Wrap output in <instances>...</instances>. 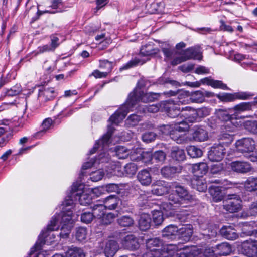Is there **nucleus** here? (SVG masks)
Masks as SVG:
<instances>
[{"label": "nucleus", "instance_id": "obj_1", "mask_svg": "<svg viewBox=\"0 0 257 257\" xmlns=\"http://www.w3.org/2000/svg\"><path fill=\"white\" fill-rule=\"evenodd\" d=\"M160 96V93L153 92L145 93L141 90L135 88L130 94L126 103L111 115L109 120L112 123L117 124L125 117L130 109L138 102L142 101L144 103L152 102L157 100Z\"/></svg>", "mask_w": 257, "mask_h": 257}, {"label": "nucleus", "instance_id": "obj_2", "mask_svg": "<svg viewBox=\"0 0 257 257\" xmlns=\"http://www.w3.org/2000/svg\"><path fill=\"white\" fill-rule=\"evenodd\" d=\"M58 228L56 224V217L52 218L50 223L48 224L46 230H43L42 233L39 236L38 239L34 246L31 248V253H35L37 250L41 249V247L45 244H50L54 241L55 235L52 231Z\"/></svg>", "mask_w": 257, "mask_h": 257}, {"label": "nucleus", "instance_id": "obj_3", "mask_svg": "<svg viewBox=\"0 0 257 257\" xmlns=\"http://www.w3.org/2000/svg\"><path fill=\"white\" fill-rule=\"evenodd\" d=\"M84 186L79 183H74L72 185V195L75 196L76 200L78 199L80 204L86 206L90 204L92 200L93 190H82Z\"/></svg>", "mask_w": 257, "mask_h": 257}, {"label": "nucleus", "instance_id": "obj_4", "mask_svg": "<svg viewBox=\"0 0 257 257\" xmlns=\"http://www.w3.org/2000/svg\"><path fill=\"white\" fill-rule=\"evenodd\" d=\"M183 248L180 242L178 244H169L161 246L154 253L146 252L143 257H172L177 251Z\"/></svg>", "mask_w": 257, "mask_h": 257}, {"label": "nucleus", "instance_id": "obj_5", "mask_svg": "<svg viewBox=\"0 0 257 257\" xmlns=\"http://www.w3.org/2000/svg\"><path fill=\"white\" fill-rule=\"evenodd\" d=\"M235 150L242 153L243 156L247 155L255 149L254 141L251 138H243L237 140L234 144Z\"/></svg>", "mask_w": 257, "mask_h": 257}, {"label": "nucleus", "instance_id": "obj_6", "mask_svg": "<svg viewBox=\"0 0 257 257\" xmlns=\"http://www.w3.org/2000/svg\"><path fill=\"white\" fill-rule=\"evenodd\" d=\"M72 211H62L60 214L54 216L52 218L56 217V224L57 225L58 222L61 218L60 223L62 226H66V230L65 234H61V235L66 236L69 232H70L71 229L73 226L74 220L72 219Z\"/></svg>", "mask_w": 257, "mask_h": 257}, {"label": "nucleus", "instance_id": "obj_7", "mask_svg": "<svg viewBox=\"0 0 257 257\" xmlns=\"http://www.w3.org/2000/svg\"><path fill=\"white\" fill-rule=\"evenodd\" d=\"M223 203V209L230 213L237 212L242 208L241 200L235 195H229Z\"/></svg>", "mask_w": 257, "mask_h": 257}, {"label": "nucleus", "instance_id": "obj_8", "mask_svg": "<svg viewBox=\"0 0 257 257\" xmlns=\"http://www.w3.org/2000/svg\"><path fill=\"white\" fill-rule=\"evenodd\" d=\"M226 149L221 143L214 144L208 153V157L212 162H219L221 161L226 154Z\"/></svg>", "mask_w": 257, "mask_h": 257}, {"label": "nucleus", "instance_id": "obj_9", "mask_svg": "<svg viewBox=\"0 0 257 257\" xmlns=\"http://www.w3.org/2000/svg\"><path fill=\"white\" fill-rule=\"evenodd\" d=\"M161 111L165 112L167 115L172 118L178 116L181 112V108L175 102V100L170 99L161 102Z\"/></svg>", "mask_w": 257, "mask_h": 257}, {"label": "nucleus", "instance_id": "obj_10", "mask_svg": "<svg viewBox=\"0 0 257 257\" xmlns=\"http://www.w3.org/2000/svg\"><path fill=\"white\" fill-rule=\"evenodd\" d=\"M241 251L248 257H257V233L254 239L250 238L242 242Z\"/></svg>", "mask_w": 257, "mask_h": 257}, {"label": "nucleus", "instance_id": "obj_11", "mask_svg": "<svg viewBox=\"0 0 257 257\" xmlns=\"http://www.w3.org/2000/svg\"><path fill=\"white\" fill-rule=\"evenodd\" d=\"M164 95L168 96H172L177 95V98L175 100V103L177 105H185L189 104L190 102V93L189 92L185 91H180L179 92H175L172 90L165 92L163 93Z\"/></svg>", "mask_w": 257, "mask_h": 257}, {"label": "nucleus", "instance_id": "obj_12", "mask_svg": "<svg viewBox=\"0 0 257 257\" xmlns=\"http://www.w3.org/2000/svg\"><path fill=\"white\" fill-rule=\"evenodd\" d=\"M113 131L114 128L111 125H108L107 133L102 136L100 140L96 142L94 146L90 151V154H94L99 146H102V149L104 150L109 143V139L113 132Z\"/></svg>", "mask_w": 257, "mask_h": 257}, {"label": "nucleus", "instance_id": "obj_13", "mask_svg": "<svg viewBox=\"0 0 257 257\" xmlns=\"http://www.w3.org/2000/svg\"><path fill=\"white\" fill-rule=\"evenodd\" d=\"M152 193L158 195H163L167 193L171 186L168 185V184L163 180H157L155 181L152 185Z\"/></svg>", "mask_w": 257, "mask_h": 257}, {"label": "nucleus", "instance_id": "obj_14", "mask_svg": "<svg viewBox=\"0 0 257 257\" xmlns=\"http://www.w3.org/2000/svg\"><path fill=\"white\" fill-rule=\"evenodd\" d=\"M225 131L222 133L219 136V140L222 141L221 144H228L231 143L233 140V134H231L234 132L236 127L232 124L231 122L223 125Z\"/></svg>", "mask_w": 257, "mask_h": 257}, {"label": "nucleus", "instance_id": "obj_15", "mask_svg": "<svg viewBox=\"0 0 257 257\" xmlns=\"http://www.w3.org/2000/svg\"><path fill=\"white\" fill-rule=\"evenodd\" d=\"M211 112V109L208 107H203L193 110L187 119L191 122L197 121L199 119L208 116Z\"/></svg>", "mask_w": 257, "mask_h": 257}, {"label": "nucleus", "instance_id": "obj_16", "mask_svg": "<svg viewBox=\"0 0 257 257\" xmlns=\"http://www.w3.org/2000/svg\"><path fill=\"white\" fill-rule=\"evenodd\" d=\"M182 167L180 165L166 166L163 167L161 170L162 175L165 178H172L176 175L180 173Z\"/></svg>", "mask_w": 257, "mask_h": 257}, {"label": "nucleus", "instance_id": "obj_17", "mask_svg": "<svg viewBox=\"0 0 257 257\" xmlns=\"http://www.w3.org/2000/svg\"><path fill=\"white\" fill-rule=\"evenodd\" d=\"M213 96L212 92L202 91L200 90L192 92L190 94V102L193 103H202L205 101V98L211 97Z\"/></svg>", "mask_w": 257, "mask_h": 257}, {"label": "nucleus", "instance_id": "obj_18", "mask_svg": "<svg viewBox=\"0 0 257 257\" xmlns=\"http://www.w3.org/2000/svg\"><path fill=\"white\" fill-rule=\"evenodd\" d=\"M122 243L124 248L132 250L138 249L140 246L138 238L133 234L124 237Z\"/></svg>", "mask_w": 257, "mask_h": 257}, {"label": "nucleus", "instance_id": "obj_19", "mask_svg": "<svg viewBox=\"0 0 257 257\" xmlns=\"http://www.w3.org/2000/svg\"><path fill=\"white\" fill-rule=\"evenodd\" d=\"M231 167L235 172L241 173H246L252 170L250 164L245 161H234L231 163Z\"/></svg>", "mask_w": 257, "mask_h": 257}, {"label": "nucleus", "instance_id": "obj_20", "mask_svg": "<svg viewBox=\"0 0 257 257\" xmlns=\"http://www.w3.org/2000/svg\"><path fill=\"white\" fill-rule=\"evenodd\" d=\"M193 234V227L190 224H186L179 229L178 239L188 242Z\"/></svg>", "mask_w": 257, "mask_h": 257}, {"label": "nucleus", "instance_id": "obj_21", "mask_svg": "<svg viewBox=\"0 0 257 257\" xmlns=\"http://www.w3.org/2000/svg\"><path fill=\"white\" fill-rule=\"evenodd\" d=\"M110 160V155L108 153L106 152H103L101 153L97 159L95 160V161L93 162H87L85 163L82 168L83 169H87L91 167L93 164H100V163H108Z\"/></svg>", "mask_w": 257, "mask_h": 257}, {"label": "nucleus", "instance_id": "obj_22", "mask_svg": "<svg viewBox=\"0 0 257 257\" xmlns=\"http://www.w3.org/2000/svg\"><path fill=\"white\" fill-rule=\"evenodd\" d=\"M171 188L175 189V192L181 201H190L193 199L192 196L189 193L187 190L183 186L176 185L175 183H174L172 184Z\"/></svg>", "mask_w": 257, "mask_h": 257}, {"label": "nucleus", "instance_id": "obj_23", "mask_svg": "<svg viewBox=\"0 0 257 257\" xmlns=\"http://www.w3.org/2000/svg\"><path fill=\"white\" fill-rule=\"evenodd\" d=\"M184 53L187 60L192 59L200 60L202 58L200 47L199 45L187 49Z\"/></svg>", "mask_w": 257, "mask_h": 257}, {"label": "nucleus", "instance_id": "obj_24", "mask_svg": "<svg viewBox=\"0 0 257 257\" xmlns=\"http://www.w3.org/2000/svg\"><path fill=\"white\" fill-rule=\"evenodd\" d=\"M104 191H106L108 193L116 192L119 193L120 189L118 185L114 183L108 184L93 189L94 193L97 196H99Z\"/></svg>", "mask_w": 257, "mask_h": 257}, {"label": "nucleus", "instance_id": "obj_25", "mask_svg": "<svg viewBox=\"0 0 257 257\" xmlns=\"http://www.w3.org/2000/svg\"><path fill=\"white\" fill-rule=\"evenodd\" d=\"M192 187L199 192H204L207 188L206 182L202 177L195 176L191 180Z\"/></svg>", "mask_w": 257, "mask_h": 257}, {"label": "nucleus", "instance_id": "obj_26", "mask_svg": "<svg viewBox=\"0 0 257 257\" xmlns=\"http://www.w3.org/2000/svg\"><path fill=\"white\" fill-rule=\"evenodd\" d=\"M221 234L228 240H235L238 235L234 228L231 226H223L220 229Z\"/></svg>", "mask_w": 257, "mask_h": 257}, {"label": "nucleus", "instance_id": "obj_27", "mask_svg": "<svg viewBox=\"0 0 257 257\" xmlns=\"http://www.w3.org/2000/svg\"><path fill=\"white\" fill-rule=\"evenodd\" d=\"M179 229L176 226L170 225L165 227L162 232L163 237L168 239H175L178 238Z\"/></svg>", "mask_w": 257, "mask_h": 257}, {"label": "nucleus", "instance_id": "obj_28", "mask_svg": "<svg viewBox=\"0 0 257 257\" xmlns=\"http://www.w3.org/2000/svg\"><path fill=\"white\" fill-rule=\"evenodd\" d=\"M119 248L117 242L113 240H108L105 244L104 252L106 257H113Z\"/></svg>", "mask_w": 257, "mask_h": 257}, {"label": "nucleus", "instance_id": "obj_29", "mask_svg": "<svg viewBox=\"0 0 257 257\" xmlns=\"http://www.w3.org/2000/svg\"><path fill=\"white\" fill-rule=\"evenodd\" d=\"M137 179L143 186H148L152 182V177L150 171L147 169H143L139 172Z\"/></svg>", "mask_w": 257, "mask_h": 257}, {"label": "nucleus", "instance_id": "obj_30", "mask_svg": "<svg viewBox=\"0 0 257 257\" xmlns=\"http://www.w3.org/2000/svg\"><path fill=\"white\" fill-rule=\"evenodd\" d=\"M208 165L205 162H200L193 164L192 167V171L194 176L202 177L208 171Z\"/></svg>", "mask_w": 257, "mask_h": 257}, {"label": "nucleus", "instance_id": "obj_31", "mask_svg": "<svg viewBox=\"0 0 257 257\" xmlns=\"http://www.w3.org/2000/svg\"><path fill=\"white\" fill-rule=\"evenodd\" d=\"M233 109L229 108L228 109H219L216 111V114L221 121L228 122L226 124L231 122L229 121L232 118Z\"/></svg>", "mask_w": 257, "mask_h": 257}, {"label": "nucleus", "instance_id": "obj_32", "mask_svg": "<svg viewBox=\"0 0 257 257\" xmlns=\"http://www.w3.org/2000/svg\"><path fill=\"white\" fill-rule=\"evenodd\" d=\"M192 137L195 141H204L208 138V132L202 127H197L195 128L192 133Z\"/></svg>", "mask_w": 257, "mask_h": 257}, {"label": "nucleus", "instance_id": "obj_33", "mask_svg": "<svg viewBox=\"0 0 257 257\" xmlns=\"http://www.w3.org/2000/svg\"><path fill=\"white\" fill-rule=\"evenodd\" d=\"M151 218L147 213H143L140 215L138 221L139 228L142 231H146L151 226Z\"/></svg>", "mask_w": 257, "mask_h": 257}, {"label": "nucleus", "instance_id": "obj_34", "mask_svg": "<svg viewBox=\"0 0 257 257\" xmlns=\"http://www.w3.org/2000/svg\"><path fill=\"white\" fill-rule=\"evenodd\" d=\"M146 247L149 251L147 252L154 253L158 251V248L162 246V241L158 238H151L146 241Z\"/></svg>", "mask_w": 257, "mask_h": 257}, {"label": "nucleus", "instance_id": "obj_35", "mask_svg": "<svg viewBox=\"0 0 257 257\" xmlns=\"http://www.w3.org/2000/svg\"><path fill=\"white\" fill-rule=\"evenodd\" d=\"M142 156L143 158H145L146 157L147 160L146 161L148 162L151 161L153 159H154L158 162H162L166 159V154L162 151H156L153 155L151 153L143 152Z\"/></svg>", "mask_w": 257, "mask_h": 257}, {"label": "nucleus", "instance_id": "obj_36", "mask_svg": "<svg viewBox=\"0 0 257 257\" xmlns=\"http://www.w3.org/2000/svg\"><path fill=\"white\" fill-rule=\"evenodd\" d=\"M201 83L206 84L212 86L215 88H220L222 89H227V87L226 84L223 83L221 81L214 80L210 77H205L200 80Z\"/></svg>", "mask_w": 257, "mask_h": 257}, {"label": "nucleus", "instance_id": "obj_37", "mask_svg": "<svg viewBox=\"0 0 257 257\" xmlns=\"http://www.w3.org/2000/svg\"><path fill=\"white\" fill-rule=\"evenodd\" d=\"M119 202V199L116 195H111L105 198L103 201L104 205L109 210L115 209Z\"/></svg>", "mask_w": 257, "mask_h": 257}, {"label": "nucleus", "instance_id": "obj_38", "mask_svg": "<svg viewBox=\"0 0 257 257\" xmlns=\"http://www.w3.org/2000/svg\"><path fill=\"white\" fill-rule=\"evenodd\" d=\"M170 154L172 158L179 161H183L186 158L184 150L178 146H173L172 147Z\"/></svg>", "mask_w": 257, "mask_h": 257}, {"label": "nucleus", "instance_id": "obj_39", "mask_svg": "<svg viewBox=\"0 0 257 257\" xmlns=\"http://www.w3.org/2000/svg\"><path fill=\"white\" fill-rule=\"evenodd\" d=\"M160 50L157 48H154L151 43L147 44L142 47L140 54L143 56H153L157 54Z\"/></svg>", "mask_w": 257, "mask_h": 257}, {"label": "nucleus", "instance_id": "obj_40", "mask_svg": "<svg viewBox=\"0 0 257 257\" xmlns=\"http://www.w3.org/2000/svg\"><path fill=\"white\" fill-rule=\"evenodd\" d=\"M54 97V90L52 88H45L40 91L38 98L41 101H47L50 100Z\"/></svg>", "mask_w": 257, "mask_h": 257}, {"label": "nucleus", "instance_id": "obj_41", "mask_svg": "<svg viewBox=\"0 0 257 257\" xmlns=\"http://www.w3.org/2000/svg\"><path fill=\"white\" fill-rule=\"evenodd\" d=\"M74 199L76 200V197L75 196L72 195L71 189L70 194L67 195L61 205L62 211H71V209L73 208L74 204Z\"/></svg>", "mask_w": 257, "mask_h": 257}, {"label": "nucleus", "instance_id": "obj_42", "mask_svg": "<svg viewBox=\"0 0 257 257\" xmlns=\"http://www.w3.org/2000/svg\"><path fill=\"white\" fill-rule=\"evenodd\" d=\"M220 186H212L209 187V193L214 201L218 202L223 199V194Z\"/></svg>", "mask_w": 257, "mask_h": 257}, {"label": "nucleus", "instance_id": "obj_43", "mask_svg": "<svg viewBox=\"0 0 257 257\" xmlns=\"http://www.w3.org/2000/svg\"><path fill=\"white\" fill-rule=\"evenodd\" d=\"M65 257H85V254L81 248L72 246L66 251Z\"/></svg>", "mask_w": 257, "mask_h": 257}, {"label": "nucleus", "instance_id": "obj_44", "mask_svg": "<svg viewBox=\"0 0 257 257\" xmlns=\"http://www.w3.org/2000/svg\"><path fill=\"white\" fill-rule=\"evenodd\" d=\"M216 251L220 256H226L231 252L232 247L229 243L223 242L216 246Z\"/></svg>", "mask_w": 257, "mask_h": 257}, {"label": "nucleus", "instance_id": "obj_45", "mask_svg": "<svg viewBox=\"0 0 257 257\" xmlns=\"http://www.w3.org/2000/svg\"><path fill=\"white\" fill-rule=\"evenodd\" d=\"M244 186L247 191L252 192L257 190V177H248L244 182Z\"/></svg>", "mask_w": 257, "mask_h": 257}, {"label": "nucleus", "instance_id": "obj_46", "mask_svg": "<svg viewBox=\"0 0 257 257\" xmlns=\"http://www.w3.org/2000/svg\"><path fill=\"white\" fill-rule=\"evenodd\" d=\"M92 214L94 217L96 218L99 220L102 218L103 215L105 213V211L106 209L103 204H96L91 207Z\"/></svg>", "mask_w": 257, "mask_h": 257}, {"label": "nucleus", "instance_id": "obj_47", "mask_svg": "<svg viewBox=\"0 0 257 257\" xmlns=\"http://www.w3.org/2000/svg\"><path fill=\"white\" fill-rule=\"evenodd\" d=\"M115 152H113L111 150L110 151L114 154L119 159L126 158L131 153L130 150L123 146H118L115 148Z\"/></svg>", "mask_w": 257, "mask_h": 257}, {"label": "nucleus", "instance_id": "obj_48", "mask_svg": "<svg viewBox=\"0 0 257 257\" xmlns=\"http://www.w3.org/2000/svg\"><path fill=\"white\" fill-rule=\"evenodd\" d=\"M137 170V165L134 163H130L124 167L123 174L126 176L131 177L136 174Z\"/></svg>", "mask_w": 257, "mask_h": 257}, {"label": "nucleus", "instance_id": "obj_49", "mask_svg": "<svg viewBox=\"0 0 257 257\" xmlns=\"http://www.w3.org/2000/svg\"><path fill=\"white\" fill-rule=\"evenodd\" d=\"M151 197L150 192H143L142 193L140 194L139 196L137 198V201L138 204L141 207L146 206Z\"/></svg>", "mask_w": 257, "mask_h": 257}, {"label": "nucleus", "instance_id": "obj_50", "mask_svg": "<svg viewBox=\"0 0 257 257\" xmlns=\"http://www.w3.org/2000/svg\"><path fill=\"white\" fill-rule=\"evenodd\" d=\"M253 223H245L243 225L242 229V234L246 236H253L254 235L255 237V232L256 231L253 229Z\"/></svg>", "mask_w": 257, "mask_h": 257}, {"label": "nucleus", "instance_id": "obj_51", "mask_svg": "<svg viewBox=\"0 0 257 257\" xmlns=\"http://www.w3.org/2000/svg\"><path fill=\"white\" fill-rule=\"evenodd\" d=\"M188 155L192 158H198L202 155V151L195 146H189L187 148Z\"/></svg>", "mask_w": 257, "mask_h": 257}, {"label": "nucleus", "instance_id": "obj_52", "mask_svg": "<svg viewBox=\"0 0 257 257\" xmlns=\"http://www.w3.org/2000/svg\"><path fill=\"white\" fill-rule=\"evenodd\" d=\"M161 48L165 57L168 59H171L174 53V50L171 46L168 43H163L161 44Z\"/></svg>", "mask_w": 257, "mask_h": 257}, {"label": "nucleus", "instance_id": "obj_53", "mask_svg": "<svg viewBox=\"0 0 257 257\" xmlns=\"http://www.w3.org/2000/svg\"><path fill=\"white\" fill-rule=\"evenodd\" d=\"M87 230L85 227H79L77 228L75 233L76 239L79 242H84L87 237Z\"/></svg>", "mask_w": 257, "mask_h": 257}, {"label": "nucleus", "instance_id": "obj_54", "mask_svg": "<svg viewBox=\"0 0 257 257\" xmlns=\"http://www.w3.org/2000/svg\"><path fill=\"white\" fill-rule=\"evenodd\" d=\"M115 217V214L113 213H104L99 219V222L102 225H107L111 224Z\"/></svg>", "mask_w": 257, "mask_h": 257}, {"label": "nucleus", "instance_id": "obj_55", "mask_svg": "<svg viewBox=\"0 0 257 257\" xmlns=\"http://www.w3.org/2000/svg\"><path fill=\"white\" fill-rule=\"evenodd\" d=\"M251 108V104L250 102H242L235 105L233 108V112L240 113L245 111L249 110Z\"/></svg>", "mask_w": 257, "mask_h": 257}, {"label": "nucleus", "instance_id": "obj_56", "mask_svg": "<svg viewBox=\"0 0 257 257\" xmlns=\"http://www.w3.org/2000/svg\"><path fill=\"white\" fill-rule=\"evenodd\" d=\"M119 225L122 227H129L134 224V219L129 216H123L117 219Z\"/></svg>", "mask_w": 257, "mask_h": 257}, {"label": "nucleus", "instance_id": "obj_57", "mask_svg": "<svg viewBox=\"0 0 257 257\" xmlns=\"http://www.w3.org/2000/svg\"><path fill=\"white\" fill-rule=\"evenodd\" d=\"M190 211L183 209L178 211L176 213L177 218L181 222H187V220L190 218Z\"/></svg>", "mask_w": 257, "mask_h": 257}, {"label": "nucleus", "instance_id": "obj_58", "mask_svg": "<svg viewBox=\"0 0 257 257\" xmlns=\"http://www.w3.org/2000/svg\"><path fill=\"white\" fill-rule=\"evenodd\" d=\"M173 127L174 129L178 130V132H184L187 131L189 128V125L188 123L184 121H177L173 123Z\"/></svg>", "mask_w": 257, "mask_h": 257}, {"label": "nucleus", "instance_id": "obj_59", "mask_svg": "<svg viewBox=\"0 0 257 257\" xmlns=\"http://www.w3.org/2000/svg\"><path fill=\"white\" fill-rule=\"evenodd\" d=\"M152 219L156 225H159L163 221V212L161 211L154 210L153 212Z\"/></svg>", "mask_w": 257, "mask_h": 257}, {"label": "nucleus", "instance_id": "obj_60", "mask_svg": "<svg viewBox=\"0 0 257 257\" xmlns=\"http://www.w3.org/2000/svg\"><path fill=\"white\" fill-rule=\"evenodd\" d=\"M145 62V61H143L138 58H135L128 62L122 68H121L120 69H128L136 66L138 65H142Z\"/></svg>", "mask_w": 257, "mask_h": 257}, {"label": "nucleus", "instance_id": "obj_61", "mask_svg": "<svg viewBox=\"0 0 257 257\" xmlns=\"http://www.w3.org/2000/svg\"><path fill=\"white\" fill-rule=\"evenodd\" d=\"M180 132L176 129H173V131L171 132L170 135V138L178 144L183 143L185 140L184 136L180 134Z\"/></svg>", "mask_w": 257, "mask_h": 257}, {"label": "nucleus", "instance_id": "obj_62", "mask_svg": "<svg viewBox=\"0 0 257 257\" xmlns=\"http://www.w3.org/2000/svg\"><path fill=\"white\" fill-rule=\"evenodd\" d=\"M104 175V171L102 169H99L97 171L92 172L90 174V178L93 182H97L103 178Z\"/></svg>", "mask_w": 257, "mask_h": 257}, {"label": "nucleus", "instance_id": "obj_63", "mask_svg": "<svg viewBox=\"0 0 257 257\" xmlns=\"http://www.w3.org/2000/svg\"><path fill=\"white\" fill-rule=\"evenodd\" d=\"M140 119V117L139 115L133 114L127 118L126 123L129 126H134L139 122Z\"/></svg>", "mask_w": 257, "mask_h": 257}, {"label": "nucleus", "instance_id": "obj_64", "mask_svg": "<svg viewBox=\"0 0 257 257\" xmlns=\"http://www.w3.org/2000/svg\"><path fill=\"white\" fill-rule=\"evenodd\" d=\"M157 135L156 133L152 132H148L143 134L142 138L144 142L149 143L154 141Z\"/></svg>", "mask_w": 257, "mask_h": 257}]
</instances>
